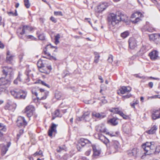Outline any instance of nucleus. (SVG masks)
<instances>
[{
  "label": "nucleus",
  "mask_w": 160,
  "mask_h": 160,
  "mask_svg": "<svg viewBox=\"0 0 160 160\" xmlns=\"http://www.w3.org/2000/svg\"><path fill=\"white\" fill-rule=\"evenodd\" d=\"M128 20L127 16L120 11H118L116 14L110 13L108 17V21L111 25L114 26L121 21L126 22Z\"/></svg>",
  "instance_id": "1"
},
{
  "label": "nucleus",
  "mask_w": 160,
  "mask_h": 160,
  "mask_svg": "<svg viewBox=\"0 0 160 160\" xmlns=\"http://www.w3.org/2000/svg\"><path fill=\"white\" fill-rule=\"evenodd\" d=\"M142 148L146 152V155L153 153L158 154L160 152V145L156 146L154 142H146L142 145Z\"/></svg>",
  "instance_id": "2"
},
{
  "label": "nucleus",
  "mask_w": 160,
  "mask_h": 160,
  "mask_svg": "<svg viewBox=\"0 0 160 160\" xmlns=\"http://www.w3.org/2000/svg\"><path fill=\"white\" fill-rule=\"evenodd\" d=\"M10 93L15 98L18 99H24L27 95V93L25 91L18 89L11 90Z\"/></svg>",
  "instance_id": "3"
},
{
  "label": "nucleus",
  "mask_w": 160,
  "mask_h": 160,
  "mask_svg": "<svg viewBox=\"0 0 160 160\" xmlns=\"http://www.w3.org/2000/svg\"><path fill=\"white\" fill-rule=\"evenodd\" d=\"M2 72L5 78L12 79L13 77V69L11 67H5L3 68Z\"/></svg>",
  "instance_id": "4"
},
{
  "label": "nucleus",
  "mask_w": 160,
  "mask_h": 160,
  "mask_svg": "<svg viewBox=\"0 0 160 160\" xmlns=\"http://www.w3.org/2000/svg\"><path fill=\"white\" fill-rule=\"evenodd\" d=\"M48 93V92L45 91L44 89L41 88L40 89L39 96H38V93L37 92H35V94L37 97L38 99L42 100L45 99L47 98Z\"/></svg>",
  "instance_id": "5"
},
{
  "label": "nucleus",
  "mask_w": 160,
  "mask_h": 160,
  "mask_svg": "<svg viewBox=\"0 0 160 160\" xmlns=\"http://www.w3.org/2000/svg\"><path fill=\"white\" fill-rule=\"evenodd\" d=\"M11 80L5 77L0 78V86L8 87L11 84Z\"/></svg>",
  "instance_id": "6"
},
{
  "label": "nucleus",
  "mask_w": 160,
  "mask_h": 160,
  "mask_svg": "<svg viewBox=\"0 0 160 160\" xmlns=\"http://www.w3.org/2000/svg\"><path fill=\"white\" fill-rule=\"evenodd\" d=\"M107 7V3H101L95 8V12L97 13H101Z\"/></svg>",
  "instance_id": "7"
},
{
  "label": "nucleus",
  "mask_w": 160,
  "mask_h": 160,
  "mask_svg": "<svg viewBox=\"0 0 160 160\" xmlns=\"http://www.w3.org/2000/svg\"><path fill=\"white\" fill-rule=\"evenodd\" d=\"M35 110V108L32 105H29L25 108V112L26 113L27 117L30 118L33 115Z\"/></svg>",
  "instance_id": "8"
},
{
  "label": "nucleus",
  "mask_w": 160,
  "mask_h": 160,
  "mask_svg": "<svg viewBox=\"0 0 160 160\" xmlns=\"http://www.w3.org/2000/svg\"><path fill=\"white\" fill-rule=\"evenodd\" d=\"M17 123V125L19 127H25L27 125V122L24 118L21 116L18 118Z\"/></svg>",
  "instance_id": "9"
},
{
  "label": "nucleus",
  "mask_w": 160,
  "mask_h": 160,
  "mask_svg": "<svg viewBox=\"0 0 160 160\" xmlns=\"http://www.w3.org/2000/svg\"><path fill=\"white\" fill-rule=\"evenodd\" d=\"M151 116L153 120L160 118V108L158 109H153L151 112Z\"/></svg>",
  "instance_id": "10"
},
{
  "label": "nucleus",
  "mask_w": 160,
  "mask_h": 160,
  "mask_svg": "<svg viewBox=\"0 0 160 160\" xmlns=\"http://www.w3.org/2000/svg\"><path fill=\"white\" fill-rule=\"evenodd\" d=\"M129 46V48L132 49H133L136 47L137 44L135 38H130L128 40Z\"/></svg>",
  "instance_id": "11"
},
{
  "label": "nucleus",
  "mask_w": 160,
  "mask_h": 160,
  "mask_svg": "<svg viewBox=\"0 0 160 160\" xmlns=\"http://www.w3.org/2000/svg\"><path fill=\"white\" fill-rule=\"evenodd\" d=\"M21 28H19L18 29L17 32L18 35L19 37L20 38H22V35H23L25 33V30H30L31 29V27H30L28 26L23 25V26L22 29V31L21 32H20V30H21Z\"/></svg>",
  "instance_id": "12"
},
{
  "label": "nucleus",
  "mask_w": 160,
  "mask_h": 160,
  "mask_svg": "<svg viewBox=\"0 0 160 160\" xmlns=\"http://www.w3.org/2000/svg\"><path fill=\"white\" fill-rule=\"evenodd\" d=\"M149 56L151 59L155 60L158 58V52L156 50L152 51L149 53Z\"/></svg>",
  "instance_id": "13"
},
{
  "label": "nucleus",
  "mask_w": 160,
  "mask_h": 160,
  "mask_svg": "<svg viewBox=\"0 0 160 160\" xmlns=\"http://www.w3.org/2000/svg\"><path fill=\"white\" fill-rule=\"evenodd\" d=\"M90 113L88 112H85L82 116L78 118L79 121L84 120L86 122H88L90 120L89 117Z\"/></svg>",
  "instance_id": "14"
},
{
  "label": "nucleus",
  "mask_w": 160,
  "mask_h": 160,
  "mask_svg": "<svg viewBox=\"0 0 160 160\" xmlns=\"http://www.w3.org/2000/svg\"><path fill=\"white\" fill-rule=\"evenodd\" d=\"M108 122L112 126H116L118 124V119L114 117L110 119Z\"/></svg>",
  "instance_id": "15"
},
{
  "label": "nucleus",
  "mask_w": 160,
  "mask_h": 160,
  "mask_svg": "<svg viewBox=\"0 0 160 160\" xmlns=\"http://www.w3.org/2000/svg\"><path fill=\"white\" fill-rule=\"evenodd\" d=\"M6 130V126L3 123H0V138L3 136Z\"/></svg>",
  "instance_id": "16"
},
{
  "label": "nucleus",
  "mask_w": 160,
  "mask_h": 160,
  "mask_svg": "<svg viewBox=\"0 0 160 160\" xmlns=\"http://www.w3.org/2000/svg\"><path fill=\"white\" fill-rule=\"evenodd\" d=\"M131 88L130 87L125 86L121 87L119 89L120 93L122 94H124L128 92L131 91Z\"/></svg>",
  "instance_id": "17"
},
{
  "label": "nucleus",
  "mask_w": 160,
  "mask_h": 160,
  "mask_svg": "<svg viewBox=\"0 0 160 160\" xmlns=\"http://www.w3.org/2000/svg\"><path fill=\"white\" fill-rule=\"evenodd\" d=\"M139 151V150L137 148H133L132 150L128 151V154L130 156H137L138 153Z\"/></svg>",
  "instance_id": "18"
},
{
  "label": "nucleus",
  "mask_w": 160,
  "mask_h": 160,
  "mask_svg": "<svg viewBox=\"0 0 160 160\" xmlns=\"http://www.w3.org/2000/svg\"><path fill=\"white\" fill-rule=\"evenodd\" d=\"M57 125L54 123H52L50 129L48 130V135L51 137L52 136V133L53 132H56V128Z\"/></svg>",
  "instance_id": "19"
},
{
  "label": "nucleus",
  "mask_w": 160,
  "mask_h": 160,
  "mask_svg": "<svg viewBox=\"0 0 160 160\" xmlns=\"http://www.w3.org/2000/svg\"><path fill=\"white\" fill-rule=\"evenodd\" d=\"M92 148L93 150V158H97V157L99 156L100 153L101 151L96 148V147L95 145L92 146Z\"/></svg>",
  "instance_id": "20"
},
{
  "label": "nucleus",
  "mask_w": 160,
  "mask_h": 160,
  "mask_svg": "<svg viewBox=\"0 0 160 160\" xmlns=\"http://www.w3.org/2000/svg\"><path fill=\"white\" fill-rule=\"evenodd\" d=\"M16 105L15 103L10 104L7 103L5 107V109L6 110H14L16 107Z\"/></svg>",
  "instance_id": "21"
},
{
  "label": "nucleus",
  "mask_w": 160,
  "mask_h": 160,
  "mask_svg": "<svg viewBox=\"0 0 160 160\" xmlns=\"http://www.w3.org/2000/svg\"><path fill=\"white\" fill-rule=\"evenodd\" d=\"M119 142L117 141H114L113 142L112 148L114 149V150H112V153H115L118 151L119 148Z\"/></svg>",
  "instance_id": "22"
},
{
  "label": "nucleus",
  "mask_w": 160,
  "mask_h": 160,
  "mask_svg": "<svg viewBox=\"0 0 160 160\" xmlns=\"http://www.w3.org/2000/svg\"><path fill=\"white\" fill-rule=\"evenodd\" d=\"M80 144L81 146L83 147L87 144H91V142L89 141V140L87 139L84 138H82L80 139Z\"/></svg>",
  "instance_id": "23"
},
{
  "label": "nucleus",
  "mask_w": 160,
  "mask_h": 160,
  "mask_svg": "<svg viewBox=\"0 0 160 160\" xmlns=\"http://www.w3.org/2000/svg\"><path fill=\"white\" fill-rule=\"evenodd\" d=\"M50 46H49V45H48L46 47L45 49H44L43 50V52L44 53V54L47 55L49 57V59L52 60V59H53L54 60L56 61L57 60V59L56 58L51 56L50 55V54L48 52H47V48H48Z\"/></svg>",
  "instance_id": "24"
},
{
  "label": "nucleus",
  "mask_w": 160,
  "mask_h": 160,
  "mask_svg": "<svg viewBox=\"0 0 160 160\" xmlns=\"http://www.w3.org/2000/svg\"><path fill=\"white\" fill-rule=\"evenodd\" d=\"M150 39L154 42L156 43L158 37H159V34H152L149 35Z\"/></svg>",
  "instance_id": "25"
},
{
  "label": "nucleus",
  "mask_w": 160,
  "mask_h": 160,
  "mask_svg": "<svg viewBox=\"0 0 160 160\" xmlns=\"http://www.w3.org/2000/svg\"><path fill=\"white\" fill-rule=\"evenodd\" d=\"M96 130L100 132H106V129L103 126H97L96 127Z\"/></svg>",
  "instance_id": "26"
},
{
  "label": "nucleus",
  "mask_w": 160,
  "mask_h": 160,
  "mask_svg": "<svg viewBox=\"0 0 160 160\" xmlns=\"http://www.w3.org/2000/svg\"><path fill=\"white\" fill-rule=\"evenodd\" d=\"M13 56L10 54V52L8 51L7 52V62L9 63H12L13 60Z\"/></svg>",
  "instance_id": "27"
},
{
  "label": "nucleus",
  "mask_w": 160,
  "mask_h": 160,
  "mask_svg": "<svg viewBox=\"0 0 160 160\" xmlns=\"http://www.w3.org/2000/svg\"><path fill=\"white\" fill-rule=\"evenodd\" d=\"M157 129V127L154 125L151 128V129L147 131V132L149 134H153L155 133Z\"/></svg>",
  "instance_id": "28"
},
{
  "label": "nucleus",
  "mask_w": 160,
  "mask_h": 160,
  "mask_svg": "<svg viewBox=\"0 0 160 160\" xmlns=\"http://www.w3.org/2000/svg\"><path fill=\"white\" fill-rule=\"evenodd\" d=\"M98 137L99 139L105 144H106L109 141L108 140L106 139L104 136L99 135Z\"/></svg>",
  "instance_id": "29"
},
{
  "label": "nucleus",
  "mask_w": 160,
  "mask_h": 160,
  "mask_svg": "<svg viewBox=\"0 0 160 160\" xmlns=\"http://www.w3.org/2000/svg\"><path fill=\"white\" fill-rule=\"evenodd\" d=\"M8 149L5 145H2L1 148V154L2 155H4L8 150Z\"/></svg>",
  "instance_id": "30"
},
{
  "label": "nucleus",
  "mask_w": 160,
  "mask_h": 160,
  "mask_svg": "<svg viewBox=\"0 0 160 160\" xmlns=\"http://www.w3.org/2000/svg\"><path fill=\"white\" fill-rule=\"evenodd\" d=\"M61 116H62L60 114L59 110H57L54 112V114L52 115V120H54L56 117H61Z\"/></svg>",
  "instance_id": "31"
},
{
  "label": "nucleus",
  "mask_w": 160,
  "mask_h": 160,
  "mask_svg": "<svg viewBox=\"0 0 160 160\" xmlns=\"http://www.w3.org/2000/svg\"><path fill=\"white\" fill-rule=\"evenodd\" d=\"M94 54L95 55L94 62L97 63L99 62L100 56L99 54L97 52H95Z\"/></svg>",
  "instance_id": "32"
},
{
  "label": "nucleus",
  "mask_w": 160,
  "mask_h": 160,
  "mask_svg": "<svg viewBox=\"0 0 160 160\" xmlns=\"http://www.w3.org/2000/svg\"><path fill=\"white\" fill-rule=\"evenodd\" d=\"M37 64L38 68L41 69L45 67L44 64L41 60H39Z\"/></svg>",
  "instance_id": "33"
},
{
  "label": "nucleus",
  "mask_w": 160,
  "mask_h": 160,
  "mask_svg": "<svg viewBox=\"0 0 160 160\" xmlns=\"http://www.w3.org/2000/svg\"><path fill=\"white\" fill-rule=\"evenodd\" d=\"M138 15V16H139L140 17H143V15L140 12H136L135 13L132 14L131 16V18H136V17Z\"/></svg>",
  "instance_id": "34"
},
{
  "label": "nucleus",
  "mask_w": 160,
  "mask_h": 160,
  "mask_svg": "<svg viewBox=\"0 0 160 160\" xmlns=\"http://www.w3.org/2000/svg\"><path fill=\"white\" fill-rule=\"evenodd\" d=\"M60 38V35L59 34H58L55 36L54 40L55 43L56 45L58 44L59 43V39Z\"/></svg>",
  "instance_id": "35"
},
{
  "label": "nucleus",
  "mask_w": 160,
  "mask_h": 160,
  "mask_svg": "<svg viewBox=\"0 0 160 160\" xmlns=\"http://www.w3.org/2000/svg\"><path fill=\"white\" fill-rule=\"evenodd\" d=\"M92 116L93 117L97 118H102V115H101L100 113H97L95 112H94L92 113Z\"/></svg>",
  "instance_id": "36"
},
{
  "label": "nucleus",
  "mask_w": 160,
  "mask_h": 160,
  "mask_svg": "<svg viewBox=\"0 0 160 160\" xmlns=\"http://www.w3.org/2000/svg\"><path fill=\"white\" fill-rule=\"evenodd\" d=\"M21 76V75L20 73H19L18 77L14 81V84H18V81L19 82L21 81V79L20 78V77Z\"/></svg>",
  "instance_id": "37"
},
{
  "label": "nucleus",
  "mask_w": 160,
  "mask_h": 160,
  "mask_svg": "<svg viewBox=\"0 0 160 160\" xmlns=\"http://www.w3.org/2000/svg\"><path fill=\"white\" fill-rule=\"evenodd\" d=\"M110 111L112 112L118 114H119V112H120V111L119 110L118 108H112L110 110Z\"/></svg>",
  "instance_id": "38"
},
{
  "label": "nucleus",
  "mask_w": 160,
  "mask_h": 160,
  "mask_svg": "<svg viewBox=\"0 0 160 160\" xmlns=\"http://www.w3.org/2000/svg\"><path fill=\"white\" fill-rule=\"evenodd\" d=\"M129 35V33L128 31H125L124 32L122 33L121 36V37L124 38L128 37Z\"/></svg>",
  "instance_id": "39"
},
{
  "label": "nucleus",
  "mask_w": 160,
  "mask_h": 160,
  "mask_svg": "<svg viewBox=\"0 0 160 160\" xmlns=\"http://www.w3.org/2000/svg\"><path fill=\"white\" fill-rule=\"evenodd\" d=\"M33 155L36 157L37 156H43L42 151L41 150H39L38 152H36L34 154H33Z\"/></svg>",
  "instance_id": "40"
},
{
  "label": "nucleus",
  "mask_w": 160,
  "mask_h": 160,
  "mask_svg": "<svg viewBox=\"0 0 160 160\" xmlns=\"http://www.w3.org/2000/svg\"><path fill=\"white\" fill-rule=\"evenodd\" d=\"M24 2L25 6L26 8H29L30 6V4L29 2V0H24Z\"/></svg>",
  "instance_id": "41"
},
{
  "label": "nucleus",
  "mask_w": 160,
  "mask_h": 160,
  "mask_svg": "<svg viewBox=\"0 0 160 160\" xmlns=\"http://www.w3.org/2000/svg\"><path fill=\"white\" fill-rule=\"evenodd\" d=\"M132 96L130 93H128L126 95H123L122 97V99L123 100H124Z\"/></svg>",
  "instance_id": "42"
},
{
  "label": "nucleus",
  "mask_w": 160,
  "mask_h": 160,
  "mask_svg": "<svg viewBox=\"0 0 160 160\" xmlns=\"http://www.w3.org/2000/svg\"><path fill=\"white\" fill-rule=\"evenodd\" d=\"M138 100H136L135 101H134L132 103H130V105L131 106V107L132 108H135V105H136L138 104Z\"/></svg>",
  "instance_id": "43"
},
{
  "label": "nucleus",
  "mask_w": 160,
  "mask_h": 160,
  "mask_svg": "<svg viewBox=\"0 0 160 160\" xmlns=\"http://www.w3.org/2000/svg\"><path fill=\"white\" fill-rule=\"evenodd\" d=\"M139 17H140V16L136 17L134 20H132V22L135 23H137L138 22L140 21L141 19Z\"/></svg>",
  "instance_id": "44"
},
{
  "label": "nucleus",
  "mask_w": 160,
  "mask_h": 160,
  "mask_svg": "<svg viewBox=\"0 0 160 160\" xmlns=\"http://www.w3.org/2000/svg\"><path fill=\"white\" fill-rule=\"evenodd\" d=\"M123 130L126 133L128 134L131 132L129 128H123Z\"/></svg>",
  "instance_id": "45"
},
{
  "label": "nucleus",
  "mask_w": 160,
  "mask_h": 160,
  "mask_svg": "<svg viewBox=\"0 0 160 160\" xmlns=\"http://www.w3.org/2000/svg\"><path fill=\"white\" fill-rule=\"evenodd\" d=\"M39 39L41 40H44L45 38V37L43 34H41L39 35L38 36Z\"/></svg>",
  "instance_id": "46"
},
{
  "label": "nucleus",
  "mask_w": 160,
  "mask_h": 160,
  "mask_svg": "<svg viewBox=\"0 0 160 160\" xmlns=\"http://www.w3.org/2000/svg\"><path fill=\"white\" fill-rule=\"evenodd\" d=\"M54 14L56 16H62L63 14L62 12L61 11H58V12H54Z\"/></svg>",
  "instance_id": "47"
},
{
  "label": "nucleus",
  "mask_w": 160,
  "mask_h": 160,
  "mask_svg": "<svg viewBox=\"0 0 160 160\" xmlns=\"http://www.w3.org/2000/svg\"><path fill=\"white\" fill-rule=\"evenodd\" d=\"M108 62L109 63H112L113 61V57L112 55H110L108 59Z\"/></svg>",
  "instance_id": "48"
},
{
  "label": "nucleus",
  "mask_w": 160,
  "mask_h": 160,
  "mask_svg": "<svg viewBox=\"0 0 160 160\" xmlns=\"http://www.w3.org/2000/svg\"><path fill=\"white\" fill-rule=\"evenodd\" d=\"M1 87L0 88V91L1 92H5L7 88L8 87H5L1 86Z\"/></svg>",
  "instance_id": "49"
},
{
  "label": "nucleus",
  "mask_w": 160,
  "mask_h": 160,
  "mask_svg": "<svg viewBox=\"0 0 160 160\" xmlns=\"http://www.w3.org/2000/svg\"><path fill=\"white\" fill-rule=\"evenodd\" d=\"M65 149V146H64L63 147H59V149H57V152H61L62 150H64Z\"/></svg>",
  "instance_id": "50"
},
{
  "label": "nucleus",
  "mask_w": 160,
  "mask_h": 160,
  "mask_svg": "<svg viewBox=\"0 0 160 160\" xmlns=\"http://www.w3.org/2000/svg\"><path fill=\"white\" fill-rule=\"evenodd\" d=\"M155 30V29L152 27H150L147 29V31L150 32H152Z\"/></svg>",
  "instance_id": "51"
},
{
  "label": "nucleus",
  "mask_w": 160,
  "mask_h": 160,
  "mask_svg": "<svg viewBox=\"0 0 160 160\" xmlns=\"http://www.w3.org/2000/svg\"><path fill=\"white\" fill-rule=\"evenodd\" d=\"M23 132V129H20L19 131V133L17 134V136L18 137H20L21 135H22Z\"/></svg>",
  "instance_id": "52"
},
{
  "label": "nucleus",
  "mask_w": 160,
  "mask_h": 160,
  "mask_svg": "<svg viewBox=\"0 0 160 160\" xmlns=\"http://www.w3.org/2000/svg\"><path fill=\"white\" fill-rule=\"evenodd\" d=\"M41 84L43 85H44V86H45L48 88H50V87L49 86V85H48V84H47L45 82H44V81H42V82L41 83Z\"/></svg>",
  "instance_id": "53"
},
{
  "label": "nucleus",
  "mask_w": 160,
  "mask_h": 160,
  "mask_svg": "<svg viewBox=\"0 0 160 160\" xmlns=\"http://www.w3.org/2000/svg\"><path fill=\"white\" fill-rule=\"evenodd\" d=\"M51 21L54 23H56L57 22V21L56 19L53 17H51L50 18Z\"/></svg>",
  "instance_id": "54"
},
{
  "label": "nucleus",
  "mask_w": 160,
  "mask_h": 160,
  "mask_svg": "<svg viewBox=\"0 0 160 160\" xmlns=\"http://www.w3.org/2000/svg\"><path fill=\"white\" fill-rule=\"evenodd\" d=\"M8 15L10 16H14V13L12 12H8Z\"/></svg>",
  "instance_id": "55"
},
{
  "label": "nucleus",
  "mask_w": 160,
  "mask_h": 160,
  "mask_svg": "<svg viewBox=\"0 0 160 160\" xmlns=\"http://www.w3.org/2000/svg\"><path fill=\"white\" fill-rule=\"evenodd\" d=\"M148 85L150 88H152L153 86V82H149L148 84Z\"/></svg>",
  "instance_id": "56"
},
{
  "label": "nucleus",
  "mask_w": 160,
  "mask_h": 160,
  "mask_svg": "<svg viewBox=\"0 0 160 160\" xmlns=\"http://www.w3.org/2000/svg\"><path fill=\"white\" fill-rule=\"evenodd\" d=\"M42 81L40 79H38L35 82V83L36 84L38 83V84H41Z\"/></svg>",
  "instance_id": "57"
},
{
  "label": "nucleus",
  "mask_w": 160,
  "mask_h": 160,
  "mask_svg": "<svg viewBox=\"0 0 160 160\" xmlns=\"http://www.w3.org/2000/svg\"><path fill=\"white\" fill-rule=\"evenodd\" d=\"M91 152V150H88L85 152V154L87 156H89Z\"/></svg>",
  "instance_id": "58"
},
{
  "label": "nucleus",
  "mask_w": 160,
  "mask_h": 160,
  "mask_svg": "<svg viewBox=\"0 0 160 160\" xmlns=\"http://www.w3.org/2000/svg\"><path fill=\"white\" fill-rule=\"evenodd\" d=\"M160 43V35L159 34V37H158L156 41V43Z\"/></svg>",
  "instance_id": "59"
},
{
  "label": "nucleus",
  "mask_w": 160,
  "mask_h": 160,
  "mask_svg": "<svg viewBox=\"0 0 160 160\" xmlns=\"http://www.w3.org/2000/svg\"><path fill=\"white\" fill-rule=\"evenodd\" d=\"M27 37L28 38L31 39L32 40H33L35 38L33 36L31 35L28 36Z\"/></svg>",
  "instance_id": "60"
},
{
  "label": "nucleus",
  "mask_w": 160,
  "mask_h": 160,
  "mask_svg": "<svg viewBox=\"0 0 160 160\" xmlns=\"http://www.w3.org/2000/svg\"><path fill=\"white\" fill-rule=\"evenodd\" d=\"M104 98H105L104 97L103 99L101 100V101L102 103L105 104L107 103V101L106 99H105Z\"/></svg>",
  "instance_id": "61"
},
{
  "label": "nucleus",
  "mask_w": 160,
  "mask_h": 160,
  "mask_svg": "<svg viewBox=\"0 0 160 160\" xmlns=\"http://www.w3.org/2000/svg\"><path fill=\"white\" fill-rule=\"evenodd\" d=\"M4 48V44L0 41V48Z\"/></svg>",
  "instance_id": "62"
},
{
  "label": "nucleus",
  "mask_w": 160,
  "mask_h": 160,
  "mask_svg": "<svg viewBox=\"0 0 160 160\" xmlns=\"http://www.w3.org/2000/svg\"><path fill=\"white\" fill-rule=\"evenodd\" d=\"M55 97L56 98L58 99L60 98V96H58V94L57 93L55 94Z\"/></svg>",
  "instance_id": "63"
},
{
  "label": "nucleus",
  "mask_w": 160,
  "mask_h": 160,
  "mask_svg": "<svg viewBox=\"0 0 160 160\" xmlns=\"http://www.w3.org/2000/svg\"><path fill=\"white\" fill-rule=\"evenodd\" d=\"M68 75H69V74L68 73H63L62 74V76L63 78H64Z\"/></svg>",
  "instance_id": "64"
}]
</instances>
